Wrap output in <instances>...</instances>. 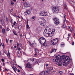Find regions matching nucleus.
Here are the masks:
<instances>
[{
  "label": "nucleus",
  "instance_id": "680f3d73",
  "mask_svg": "<svg viewBox=\"0 0 75 75\" xmlns=\"http://www.w3.org/2000/svg\"><path fill=\"white\" fill-rule=\"evenodd\" d=\"M22 75H25L24 74V73H22Z\"/></svg>",
  "mask_w": 75,
  "mask_h": 75
},
{
  "label": "nucleus",
  "instance_id": "5701e85b",
  "mask_svg": "<svg viewBox=\"0 0 75 75\" xmlns=\"http://www.w3.org/2000/svg\"><path fill=\"white\" fill-rule=\"evenodd\" d=\"M28 20L27 19V25L26 27L27 28H28L29 27V25H28Z\"/></svg>",
  "mask_w": 75,
  "mask_h": 75
},
{
  "label": "nucleus",
  "instance_id": "e433bc0d",
  "mask_svg": "<svg viewBox=\"0 0 75 75\" xmlns=\"http://www.w3.org/2000/svg\"><path fill=\"white\" fill-rule=\"evenodd\" d=\"M73 7L75 8V3H74L73 5H72Z\"/></svg>",
  "mask_w": 75,
  "mask_h": 75
},
{
  "label": "nucleus",
  "instance_id": "f03ea898",
  "mask_svg": "<svg viewBox=\"0 0 75 75\" xmlns=\"http://www.w3.org/2000/svg\"><path fill=\"white\" fill-rule=\"evenodd\" d=\"M55 30L54 29H45L43 34L46 37H52L53 34L54 33Z\"/></svg>",
  "mask_w": 75,
  "mask_h": 75
},
{
  "label": "nucleus",
  "instance_id": "49530a36",
  "mask_svg": "<svg viewBox=\"0 0 75 75\" xmlns=\"http://www.w3.org/2000/svg\"><path fill=\"white\" fill-rule=\"evenodd\" d=\"M16 16V13H14L13 14V16H14V17H15Z\"/></svg>",
  "mask_w": 75,
  "mask_h": 75
},
{
  "label": "nucleus",
  "instance_id": "473e14b6",
  "mask_svg": "<svg viewBox=\"0 0 75 75\" xmlns=\"http://www.w3.org/2000/svg\"><path fill=\"white\" fill-rule=\"evenodd\" d=\"M64 19H66L67 17H66V15L65 14L64 15Z\"/></svg>",
  "mask_w": 75,
  "mask_h": 75
},
{
  "label": "nucleus",
  "instance_id": "9b49d317",
  "mask_svg": "<svg viewBox=\"0 0 75 75\" xmlns=\"http://www.w3.org/2000/svg\"><path fill=\"white\" fill-rule=\"evenodd\" d=\"M46 72L47 74H51V70L50 69V68H48L47 69Z\"/></svg>",
  "mask_w": 75,
  "mask_h": 75
},
{
  "label": "nucleus",
  "instance_id": "aec40b11",
  "mask_svg": "<svg viewBox=\"0 0 75 75\" xmlns=\"http://www.w3.org/2000/svg\"><path fill=\"white\" fill-rule=\"evenodd\" d=\"M43 16H48V15H47V13H46L45 11L43 12Z\"/></svg>",
  "mask_w": 75,
  "mask_h": 75
},
{
  "label": "nucleus",
  "instance_id": "69168bd1",
  "mask_svg": "<svg viewBox=\"0 0 75 75\" xmlns=\"http://www.w3.org/2000/svg\"><path fill=\"white\" fill-rule=\"evenodd\" d=\"M48 65H49L48 64H47L46 65V66L47 67H48Z\"/></svg>",
  "mask_w": 75,
  "mask_h": 75
},
{
  "label": "nucleus",
  "instance_id": "2eb2a0df",
  "mask_svg": "<svg viewBox=\"0 0 75 75\" xmlns=\"http://www.w3.org/2000/svg\"><path fill=\"white\" fill-rule=\"evenodd\" d=\"M61 47H64L65 46V43L62 42L60 43Z\"/></svg>",
  "mask_w": 75,
  "mask_h": 75
},
{
  "label": "nucleus",
  "instance_id": "7ed1b4c3",
  "mask_svg": "<svg viewBox=\"0 0 75 75\" xmlns=\"http://www.w3.org/2000/svg\"><path fill=\"white\" fill-rule=\"evenodd\" d=\"M38 41L40 44H42L43 46L46 47L47 45V44L46 43L47 40L44 38L40 37L39 38Z\"/></svg>",
  "mask_w": 75,
  "mask_h": 75
},
{
  "label": "nucleus",
  "instance_id": "c756f323",
  "mask_svg": "<svg viewBox=\"0 0 75 75\" xmlns=\"http://www.w3.org/2000/svg\"><path fill=\"white\" fill-rule=\"evenodd\" d=\"M17 24V23L16 21H14L13 23V25H15Z\"/></svg>",
  "mask_w": 75,
  "mask_h": 75
},
{
  "label": "nucleus",
  "instance_id": "774afa93",
  "mask_svg": "<svg viewBox=\"0 0 75 75\" xmlns=\"http://www.w3.org/2000/svg\"><path fill=\"white\" fill-rule=\"evenodd\" d=\"M35 55H37V53H35Z\"/></svg>",
  "mask_w": 75,
  "mask_h": 75
},
{
  "label": "nucleus",
  "instance_id": "f8f14e48",
  "mask_svg": "<svg viewBox=\"0 0 75 75\" xmlns=\"http://www.w3.org/2000/svg\"><path fill=\"white\" fill-rule=\"evenodd\" d=\"M12 67L13 69L14 70V72L16 73V71H17V68L16 67L13 66H12Z\"/></svg>",
  "mask_w": 75,
  "mask_h": 75
},
{
  "label": "nucleus",
  "instance_id": "bf43d9fd",
  "mask_svg": "<svg viewBox=\"0 0 75 75\" xmlns=\"http://www.w3.org/2000/svg\"><path fill=\"white\" fill-rule=\"evenodd\" d=\"M3 20H1V23H3Z\"/></svg>",
  "mask_w": 75,
  "mask_h": 75
},
{
  "label": "nucleus",
  "instance_id": "a211bd4d",
  "mask_svg": "<svg viewBox=\"0 0 75 75\" xmlns=\"http://www.w3.org/2000/svg\"><path fill=\"white\" fill-rule=\"evenodd\" d=\"M69 3H70V4H71V5H74V4L75 3L74 2H73L72 1H71V0H69Z\"/></svg>",
  "mask_w": 75,
  "mask_h": 75
},
{
  "label": "nucleus",
  "instance_id": "bb28decb",
  "mask_svg": "<svg viewBox=\"0 0 75 75\" xmlns=\"http://www.w3.org/2000/svg\"><path fill=\"white\" fill-rule=\"evenodd\" d=\"M26 6H27V7H30V6H29V4H28V3H26Z\"/></svg>",
  "mask_w": 75,
  "mask_h": 75
},
{
  "label": "nucleus",
  "instance_id": "0eeeda50",
  "mask_svg": "<svg viewBox=\"0 0 75 75\" xmlns=\"http://www.w3.org/2000/svg\"><path fill=\"white\" fill-rule=\"evenodd\" d=\"M53 21H54V23L56 25H58L59 24V19L57 18H53Z\"/></svg>",
  "mask_w": 75,
  "mask_h": 75
},
{
  "label": "nucleus",
  "instance_id": "39448f33",
  "mask_svg": "<svg viewBox=\"0 0 75 75\" xmlns=\"http://www.w3.org/2000/svg\"><path fill=\"white\" fill-rule=\"evenodd\" d=\"M59 41V40L57 38L52 40L50 41V44L52 45L58 44Z\"/></svg>",
  "mask_w": 75,
  "mask_h": 75
},
{
  "label": "nucleus",
  "instance_id": "1a4fd4ad",
  "mask_svg": "<svg viewBox=\"0 0 75 75\" xmlns=\"http://www.w3.org/2000/svg\"><path fill=\"white\" fill-rule=\"evenodd\" d=\"M25 14L26 15H30L31 14V12L29 10L26 11L25 12Z\"/></svg>",
  "mask_w": 75,
  "mask_h": 75
},
{
  "label": "nucleus",
  "instance_id": "a878e982",
  "mask_svg": "<svg viewBox=\"0 0 75 75\" xmlns=\"http://www.w3.org/2000/svg\"><path fill=\"white\" fill-rule=\"evenodd\" d=\"M41 20L42 21H44L45 22V20L44 18H42Z\"/></svg>",
  "mask_w": 75,
  "mask_h": 75
},
{
  "label": "nucleus",
  "instance_id": "c9c22d12",
  "mask_svg": "<svg viewBox=\"0 0 75 75\" xmlns=\"http://www.w3.org/2000/svg\"><path fill=\"white\" fill-rule=\"evenodd\" d=\"M18 54H20L21 53V51H20V50H19L18 52Z\"/></svg>",
  "mask_w": 75,
  "mask_h": 75
},
{
  "label": "nucleus",
  "instance_id": "2f4dec72",
  "mask_svg": "<svg viewBox=\"0 0 75 75\" xmlns=\"http://www.w3.org/2000/svg\"><path fill=\"white\" fill-rule=\"evenodd\" d=\"M22 26L21 25H20L18 27V28H22Z\"/></svg>",
  "mask_w": 75,
  "mask_h": 75
},
{
  "label": "nucleus",
  "instance_id": "de8ad7c7",
  "mask_svg": "<svg viewBox=\"0 0 75 75\" xmlns=\"http://www.w3.org/2000/svg\"><path fill=\"white\" fill-rule=\"evenodd\" d=\"M72 45H74V42H72Z\"/></svg>",
  "mask_w": 75,
  "mask_h": 75
},
{
  "label": "nucleus",
  "instance_id": "9d476101",
  "mask_svg": "<svg viewBox=\"0 0 75 75\" xmlns=\"http://www.w3.org/2000/svg\"><path fill=\"white\" fill-rule=\"evenodd\" d=\"M39 23L41 25L44 26L46 24V23H45V22L43 21H40L39 22Z\"/></svg>",
  "mask_w": 75,
  "mask_h": 75
},
{
  "label": "nucleus",
  "instance_id": "412c9836",
  "mask_svg": "<svg viewBox=\"0 0 75 75\" xmlns=\"http://www.w3.org/2000/svg\"><path fill=\"white\" fill-rule=\"evenodd\" d=\"M45 71H42V73L40 74V75H45Z\"/></svg>",
  "mask_w": 75,
  "mask_h": 75
},
{
  "label": "nucleus",
  "instance_id": "4c0bfd02",
  "mask_svg": "<svg viewBox=\"0 0 75 75\" xmlns=\"http://www.w3.org/2000/svg\"><path fill=\"white\" fill-rule=\"evenodd\" d=\"M70 30L71 32H72V31H73V28H70Z\"/></svg>",
  "mask_w": 75,
  "mask_h": 75
},
{
  "label": "nucleus",
  "instance_id": "8fccbe9b",
  "mask_svg": "<svg viewBox=\"0 0 75 75\" xmlns=\"http://www.w3.org/2000/svg\"><path fill=\"white\" fill-rule=\"evenodd\" d=\"M13 42V40H10V42L11 43Z\"/></svg>",
  "mask_w": 75,
  "mask_h": 75
},
{
  "label": "nucleus",
  "instance_id": "3c124183",
  "mask_svg": "<svg viewBox=\"0 0 75 75\" xmlns=\"http://www.w3.org/2000/svg\"><path fill=\"white\" fill-rule=\"evenodd\" d=\"M30 45L31 47H33V44H31V43L30 44Z\"/></svg>",
  "mask_w": 75,
  "mask_h": 75
},
{
  "label": "nucleus",
  "instance_id": "5fc2aeb1",
  "mask_svg": "<svg viewBox=\"0 0 75 75\" xmlns=\"http://www.w3.org/2000/svg\"><path fill=\"white\" fill-rule=\"evenodd\" d=\"M8 75H11V74L10 73H8Z\"/></svg>",
  "mask_w": 75,
  "mask_h": 75
},
{
  "label": "nucleus",
  "instance_id": "7c9ffc66",
  "mask_svg": "<svg viewBox=\"0 0 75 75\" xmlns=\"http://www.w3.org/2000/svg\"><path fill=\"white\" fill-rule=\"evenodd\" d=\"M13 33L15 34V35H17V33H16V32L15 31H13Z\"/></svg>",
  "mask_w": 75,
  "mask_h": 75
},
{
  "label": "nucleus",
  "instance_id": "4468645a",
  "mask_svg": "<svg viewBox=\"0 0 75 75\" xmlns=\"http://www.w3.org/2000/svg\"><path fill=\"white\" fill-rule=\"evenodd\" d=\"M57 50L55 49H53L50 51L51 53H52V52H55Z\"/></svg>",
  "mask_w": 75,
  "mask_h": 75
},
{
  "label": "nucleus",
  "instance_id": "423d86ee",
  "mask_svg": "<svg viewBox=\"0 0 75 75\" xmlns=\"http://www.w3.org/2000/svg\"><path fill=\"white\" fill-rule=\"evenodd\" d=\"M30 61H32V62H33L34 61H35L34 62V65L37 64H39V63H40V62H41V60L39 59L34 60V58H32L30 59Z\"/></svg>",
  "mask_w": 75,
  "mask_h": 75
},
{
  "label": "nucleus",
  "instance_id": "72a5a7b5",
  "mask_svg": "<svg viewBox=\"0 0 75 75\" xmlns=\"http://www.w3.org/2000/svg\"><path fill=\"white\" fill-rule=\"evenodd\" d=\"M14 4V3H13V1H11V5H12V6H13V4Z\"/></svg>",
  "mask_w": 75,
  "mask_h": 75
},
{
  "label": "nucleus",
  "instance_id": "a18cd8bd",
  "mask_svg": "<svg viewBox=\"0 0 75 75\" xmlns=\"http://www.w3.org/2000/svg\"><path fill=\"white\" fill-rule=\"evenodd\" d=\"M65 22H67V20H66V19H64V23L65 24Z\"/></svg>",
  "mask_w": 75,
  "mask_h": 75
},
{
  "label": "nucleus",
  "instance_id": "6ab92c4d",
  "mask_svg": "<svg viewBox=\"0 0 75 75\" xmlns=\"http://www.w3.org/2000/svg\"><path fill=\"white\" fill-rule=\"evenodd\" d=\"M35 52L37 53H38L39 52V50H38V49L37 48H35Z\"/></svg>",
  "mask_w": 75,
  "mask_h": 75
},
{
  "label": "nucleus",
  "instance_id": "6e6552de",
  "mask_svg": "<svg viewBox=\"0 0 75 75\" xmlns=\"http://www.w3.org/2000/svg\"><path fill=\"white\" fill-rule=\"evenodd\" d=\"M26 67L27 68H29V69H30L32 68V66L31 65V64L29 63L26 64Z\"/></svg>",
  "mask_w": 75,
  "mask_h": 75
},
{
  "label": "nucleus",
  "instance_id": "f3484780",
  "mask_svg": "<svg viewBox=\"0 0 75 75\" xmlns=\"http://www.w3.org/2000/svg\"><path fill=\"white\" fill-rule=\"evenodd\" d=\"M57 60H59L61 58V57L59 55H58L56 57Z\"/></svg>",
  "mask_w": 75,
  "mask_h": 75
},
{
  "label": "nucleus",
  "instance_id": "c85d7f7f",
  "mask_svg": "<svg viewBox=\"0 0 75 75\" xmlns=\"http://www.w3.org/2000/svg\"><path fill=\"white\" fill-rule=\"evenodd\" d=\"M53 62H56L57 61V59H53Z\"/></svg>",
  "mask_w": 75,
  "mask_h": 75
},
{
  "label": "nucleus",
  "instance_id": "20e7f679",
  "mask_svg": "<svg viewBox=\"0 0 75 75\" xmlns=\"http://www.w3.org/2000/svg\"><path fill=\"white\" fill-rule=\"evenodd\" d=\"M52 10L53 13L54 14H56V13H59V8L55 6H52Z\"/></svg>",
  "mask_w": 75,
  "mask_h": 75
},
{
  "label": "nucleus",
  "instance_id": "f704fd0d",
  "mask_svg": "<svg viewBox=\"0 0 75 75\" xmlns=\"http://www.w3.org/2000/svg\"><path fill=\"white\" fill-rule=\"evenodd\" d=\"M50 69H51V70H53V67H50L49 68Z\"/></svg>",
  "mask_w": 75,
  "mask_h": 75
},
{
  "label": "nucleus",
  "instance_id": "cd10ccee",
  "mask_svg": "<svg viewBox=\"0 0 75 75\" xmlns=\"http://www.w3.org/2000/svg\"><path fill=\"white\" fill-rule=\"evenodd\" d=\"M32 19L33 21L35 20V16H34L32 18Z\"/></svg>",
  "mask_w": 75,
  "mask_h": 75
},
{
  "label": "nucleus",
  "instance_id": "e2e57ef3",
  "mask_svg": "<svg viewBox=\"0 0 75 75\" xmlns=\"http://www.w3.org/2000/svg\"><path fill=\"white\" fill-rule=\"evenodd\" d=\"M0 28H3L2 27V26H0Z\"/></svg>",
  "mask_w": 75,
  "mask_h": 75
},
{
  "label": "nucleus",
  "instance_id": "c03bdc74",
  "mask_svg": "<svg viewBox=\"0 0 75 75\" xmlns=\"http://www.w3.org/2000/svg\"><path fill=\"white\" fill-rule=\"evenodd\" d=\"M18 48V50H21V48H20V47H17Z\"/></svg>",
  "mask_w": 75,
  "mask_h": 75
},
{
  "label": "nucleus",
  "instance_id": "09e8293b",
  "mask_svg": "<svg viewBox=\"0 0 75 75\" xmlns=\"http://www.w3.org/2000/svg\"><path fill=\"white\" fill-rule=\"evenodd\" d=\"M9 30H10V29L9 28H7L6 29V31H9Z\"/></svg>",
  "mask_w": 75,
  "mask_h": 75
},
{
  "label": "nucleus",
  "instance_id": "603ef678",
  "mask_svg": "<svg viewBox=\"0 0 75 75\" xmlns=\"http://www.w3.org/2000/svg\"><path fill=\"white\" fill-rule=\"evenodd\" d=\"M70 35H71V34H70V33H69L68 34V37H69Z\"/></svg>",
  "mask_w": 75,
  "mask_h": 75
},
{
  "label": "nucleus",
  "instance_id": "052dcab7",
  "mask_svg": "<svg viewBox=\"0 0 75 75\" xmlns=\"http://www.w3.org/2000/svg\"><path fill=\"white\" fill-rule=\"evenodd\" d=\"M20 71L19 69L18 70V72H20Z\"/></svg>",
  "mask_w": 75,
  "mask_h": 75
},
{
  "label": "nucleus",
  "instance_id": "ea45409f",
  "mask_svg": "<svg viewBox=\"0 0 75 75\" xmlns=\"http://www.w3.org/2000/svg\"><path fill=\"white\" fill-rule=\"evenodd\" d=\"M7 55L8 57V58H10V55H9L8 54H7Z\"/></svg>",
  "mask_w": 75,
  "mask_h": 75
},
{
  "label": "nucleus",
  "instance_id": "0e129e2a",
  "mask_svg": "<svg viewBox=\"0 0 75 75\" xmlns=\"http://www.w3.org/2000/svg\"><path fill=\"white\" fill-rule=\"evenodd\" d=\"M70 75H74V74L73 73H71V74Z\"/></svg>",
  "mask_w": 75,
  "mask_h": 75
},
{
  "label": "nucleus",
  "instance_id": "6e6d98bb",
  "mask_svg": "<svg viewBox=\"0 0 75 75\" xmlns=\"http://www.w3.org/2000/svg\"><path fill=\"white\" fill-rule=\"evenodd\" d=\"M13 10V9H11V11H10L11 12H12Z\"/></svg>",
  "mask_w": 75,
  "mask_h": 75
},
{
  "label": "nucleus",
  "instance_id": "f257e3e1",
  "mask_svg": "<svg viewBox=\"0 0 75 75\" xmlns=\"http://www.w3.org/2000/svg\"><path fill=\"white\" fill-rule=\"evenodd\" d=\"M59 60H57L56 63L57 65H61L63 63V66H67V67H71V65L69 66V64L72 61V60L69 56L65 57L64 58L60 59Z\"/></svg>",
  "mask_w": 75,
  "mask_h": 75
},
{
  "label": "nucleus",
  "instance_id": "393cba45",
  "mask_svg": "<svg viewBox=\"0 0 75 75\" xmlns=\"http://www.w3.org/2000/svg\"><path fill=\"white\" fill-rule=\"evenodd\" d=\"M66 27V24H65V23H64L63 25V28H65Z\"/></svg>",
  "mask_w": 75,
  "mask_h": 75
},
{
  "label": "nucleus",
  "instance_id": "4d7b16f0",
  "mask_svg": "<svg viewBox=\"0 0 75 75\" xmlns=\"http://www.w3.org/2000/svg\"><path fill=\"white\" fill-rule=\"evenodd\" d=\"M1 71V66H0V71Z\"/></svg>",
  "mask_w": 75,
  "mask_h": 75
},
{
  "label": "nucleus",
  "instance_id": "4be33fe9",
  "mask_svg": "<svg viewBox=\"0 0 75 75\" xmlns=\"http://www.w3.org/2000/svg\"><path fill=\"white\" fill-rule=\"evenodd\" d=\"M64 7L65 10H67V8H68L67 7V5H66V4H65L64 5Z\"/></svg>",
  "mask_w": 75,
  "mask_h": 75
},
{
  "label": "nucleus",
  "instance_id": "ddd939ff",
  "mask_svg": "<svg viewBox=\"0 0 75 75\" xmlns=\"http://www.w3.org/2000/svg\"><path fill=\"white\" fill-rule=\"evenodd\" d=\"M17 47H18L19 46H20V47L21 48H22V45L21 44L19 43H17Z\"/></svg>",
  "mask_w": 75,
  "mask_h": 75
},
{
  "label": "nucleus",
  "instance_id": "37998d69",
  "mask_svg": "<svg viewBox=\"0 0 75 75\" xmlns=\"http://www.w3.org/2000/svg\"><path fill=\"white\" fill-rule=\"evenodd\" d=\"M1 61L3 62H4V59H1Z\"/></svg>",
  "mask_w": 75,
  "mask_h": 75
},
{
  "label": "nucleus",
  "instance_id": "b1692460",
  "mask_svg": "<svg viewBox=\"0 0 75 75\" xmlns=\"http://www.w3.org/2000/svg\"><path fill=\"white\" fill-rule=\"evenodd\" d=\"M2 30L3 33L4 34V33H5V29H4V28H3Z\"/></svg>",
  "mask_w": 75,
  "mask_h": 75
},
{
  "label": "nucleus",
  "instance_id": "dca6fc26",
  "mask_svg": "<svg viewBox=\"0 0 75 75\" xmlns=\"http://www.w3.org/2000/svg\"><path fill=\"white\" fill-rule=\"evenodd\" d=\"M40 16H44V12L42 11H41L39 13Z\"/></svg>",
  "mask_w": 75,
  "mask_h": 75
},
{
  "label": "nucleus",
  "instance_id": "338daca9",
  "mask_svg": "<svg viewBox=\"0 0 75 75\" xmlns=\"http://www.w3.org/2000/svg\"><path fill=\"white\" fill-rule=\"evenodd\" d=\"M13 1H14V2H16V0H13Z\"/></svg>",
  "mask_w": 75,
  "mask_h": 75
},
{
  "label": "nucleus",
  "instance_id": "864d4df0",
  "mask_svg": "<svg viewBox=\"0 0 75 75\" xmlns=\"http://www.w3.org/2000/svg\"><path fill=\"white\" fill-rule=\"evenodd\" d=\"M3 65H4V66H5V63H4V62H3Z\"/></svg>",
  "mask_w": 75,
  "mask_h": 75
},
{
  "label": "nucleus",
  "instance_id": "79ce46f5",
  "mask_svg": "<svg viewBox=\"0 0 75 75\" xmlns=\"http://www.w3.org/2000/svg\"><path fill=\"white\" fill-rule=\"evenodd\" d=\"M6 42H8V40L7 38L6 39Z\"/></svg>",
  "mask_w": 75,
  "mask_h": 75
},
{
  "label": "nucleus",
  "instance_id": "58836bf2",
  "mask_svg": "<svg viewBox=\"0 0 75 75\" xmlns=\"http://www.w3.org/2000/svg\"><path fill=\"white\" fill-rule=\"evenodd\" d=\"M59 73H60V74H62V73H63V72L62 71H59Z\"/></svg>",
  "mask_w": 75,
  "mask_h": 75
},
{
  "label": "nucleus",
  "instance_id": "a19ab883",
  "mask_svg": "<svg viewBox=\"0 0 75 75\" xmlns=\"http://www.w3.org/2000/svg\"><path fill=\"white\" fill-rule=\"evenodd\" d=\"M5 71H8V70L6 68H5Z\"/></svg>",
  "mask_w": 75,
  "mask_h": 75
},
{
  "label": "nucleus",
  "instance_id": "13d9d810",
  "mask_svg": "<svg viewBox=\"0 0 75 75\" xmlns=\"http://www.w3.org/2000/svg\"><path fill=\"white\" fill-rule=\"evenodd\" d=\"M4 43H3L2 47H4Z\"/></svg>",
  "mask_w": 75,
  "mask_h": 75
}]
</instances>
